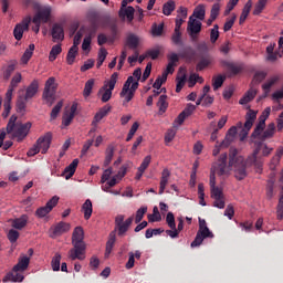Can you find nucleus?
<instances>
[{
  "label": "nucleus",
  "instance_id": "9d476101",
  "mask_svg": "<svg viewBox=\"0 0 283 283\" xmlns=\"http://www.w3.org/2000/svg\"><path fill=\"white\" fill-rule=\"evenodd\" d=\"M31 128L32 123L30 122L25 124L17 123V125L13 127L10 134L12 135V138H17L18 143H22V140L28 136V134H30Z\"/></svg>",
  "mask_w": 283,
  "mask_h": 283
},
{
  "label": "nucleus",
  "instance_id": "e433bc0d",
  "mask_svg": "<svg viewBox=\"0 0 283 283\" xmlns=\"http://www.w3.org/2000/svg\"><path fill=\"white\" fill-rule=\"evenodd\" d=\"M251 8H253V2L251 0H249L243 10H242V13L240 15V19H239V23L240 25H242V23H244V21H247V18L249 17L250 12H251Z\"/></svg>",
  "mask_w": 283,
  "mask_h": 283
},
{
  "label": "nucleus",
  "instance_id": "8fccbe9b",
  "mask_svg": "<svg viewBox=\"0 0 283 283\" xmlns=\"http://www.w3.org/2000/svg\"><path fill=\"white\" fill-rule=\"evenodd\" d=\"M188 83L189 87H193L196 83H205V78H202L198 73H192L189 76Z\"/></svg>",
  "mask_w": 283,
  "mask_h": 283
},
{
  "label": "nucleus",
  "instance_id": "774afa93",
  "mask_svg": "<svg viewBox=\"0 0 283 283\" xmlns=\"http://www.w3.org/2000/svg\"><path fill=\"white\" fill-rule=\"evenodd\" d=\"M264 78H266V72L258 71L254 74L253 81H254V83H262V81H264Z\"/></svg>",
  "mask_w": 283,
  "mask_h": 283
},
{
  "label": "nucleus",
  "instance_id": "4d7b16f0",
  "mask_svg": "<svg viewBox=\"0 0 283 283\" xmlns=\"http://www.w3.org/2000/svg\"><path fill=\"white\" fill-rule=\"evenodd\" d=\"M145 213H147V207H142L136 211L135 224H140V222H143V218H145Z\"/></svg>",
  "mask_w": 283,
  "mask_h": 283
},
{
  "label": "nucleus",
  "instance_id": "052dcab7",
  "mask_svg": "<svg viewBox=\"0 0 283 283\" xmlns=\"http://www.w3.org/2000/svg\"><path fill=\"white\" fill-rule=\"evenodd\" d=\"M165 30V23L153 25V36H163V31Z\"/></svg>",
  "mask_w": 283,
  "mask_h": 283
},
{
  "label": "nucleus",
  "instance_id": "1a4fd4ad",
  "mask_svg": "<svg viewBox=\"0 0 283 283\" xmlns=\"http://www.w3.org/2000/svg\"><path fill=\"white\" fill-rule=\"evenodd\" d=\"M118 81V73H113L107 85H104L99 88L98 94H102V103H108L112 98V92H114V87H116V83Z\"/></svg>",
  "mask_w": 283,
  "mask_h": 283
},
{
  "label": "nucleus",
  "instance_id": "0eeeda50",
  "mask_svg": "<svg viewBox=\"0 0 283 283\" xmlns=\"http://www.w3.org/2000/svg\"><path fill=\"white\" fill-rule=\"evenodd\" d=\"M168 63H171L172 65H176L180 59H186V61H196V50L191 46H186L185 50L180 51L178 53H170L168 56Z\"/></svg>",
  "mask_w": 283,
  "mask_h": 283
},
{
  "label": "nucleus",
  "instance_id": "a211bd4d",
  "mask_svg": "<svg viewBox=\"0 0 283 283\" xmlns=\"http://www.w3.org/2000/svg\"><path fill=\"white\" fill-rule=\"evenodd\" d=\"M277 44L275 42L270 43V45L266 46L265 52H266V61H269L270 63H275V61H277V56L280 57L281 51L280 49H277V51H275V46Z\"/></svg>",
  "mask_w": 283,
  "mask_h": 283
},
{
  "label": "nucleus",
  "instance_id": "5fc2aeb1",
  "mask_svg": "<svg viewBox=\"0 0 283 283\" xmlns=\"http://www.w3.org/2000/svg\"><path fill=\"white\" fill-rule=\"evenodd\" d=\"M171 41L175 45H182V32L180 30H174Z\"/></svg>",
  "mask_w": 283,
  "mask_h": 283
},
{
  "label": "nucleus",
  "instance_id": "cd10ccee",
  "mask_svg": "<svg viewBox=\"0 0 283 283\" xmlns=\"http://www.w3.org/2000/svg\"><path fill=\"white\" fill-rule=\"evenodd\" d=\"M21 271H14V268L12 269V272L7 274V276L3 279V282H23L24 276L21 274Z\"/></svg>",
  "mask_w": 283,
  "mask_h": 283
},
{
  "label": "nucleus",
  "instance_id": "a18cd8bd",
  "mask_svg": "<svg viewBox=\"0 0 283 283\" xmlns=\"http://www.w3.org/2000/svg\"><path fill=\"white\" fill-rule=\"evenodd\" d=\"M132 83H134V76H128L127 81L123 85L122 92L119 93L120 97L127 96V93L130 92Z\"/></svg>",
  "mask_w": 283,
  "mask_h": 283
},
{
  "label": "nucleus",
  "instance_id": "423d86ee",
  "mask_svg": "<svg viewBox=\"0 0 283 283\" xmlns=\"http://www.w3.org/2000/svg\"><path fill=\"white\" fill-rule=\"evenodd\" d=\"M198 52L206 53L205 55H200L199 61L196 65L197 72H202L203 70H207L211 63H213V56L211 54L207 53L209 52V45L207 42H200L197 44Z\"/></svg>",
  "mask_w": 283,
  "mask_h": 283
},
{
  "label": "nucleus",
  "instance_id": "3c124183",
  "mask_svg": "<svg viewBox=\"0 0 283 283\" xmlns=\"http://www.w3.org/2000/svg\"><path fill=\"white\" fill-rule=\"evenodd\" d=\"M113 158H114V147L108 146L107 149H106L104 167H109V165L112 164Z\"/></svg>",
  "mask_w": 283,
  "mask_h": 283
},
{
  "label": "nucleus",
  "instance_id": "7c9ffc66",
  "mask_svg": "<svg viewBox=\"0 0 283 283\" xmlns=\"http://www.w3.org/2000/svg\"><path fill=\"white\" fill-rule=\"evenodd\" d=\"M279 81H280L279 76H273L262 85V90L264 91L262 98H266V96H269V92H271V87H273L275 83H277Z\"/></svg>",
  "mask_w": 283,
  "mask_h": 283
},
{
  "label": "nucleus",
  "instance_id": "473e14b6",
  "mask_svg": "<svg viewBox=\"0 0 283 283\" xmlns=\"http://www.w3.org/2000/svg\"><path fill=\"white\" fill-rule=\"evenodd\" d=\"M255 96H258V90L255 88H250L244 95L243 97L239 101L240 105H247V103H251V101H253V98H255Z\"/></svg>",
  "mask_w": 283,
  "mask_h": 283
},
{
  "label": "nucleus",
  "instance_id": "13d9d810",
  "mask_svg": "<svg viewBox=\"0 0 283 283\" xmlns=\"http://www.w3.org/2000/svg\"><path fill=\"white\" fill-rule=\"evenodd\" d=\"M164 83H167V73H163L161 76H158L155 83L153 84V87L155 90H160Z\"/></svg>",
  "mask_w": 283,
  "mask_h": 283
},
{
  "label": "nucleus",
  "instance_id": "9b49d317",
  "mask_svg": "<svg viewBox=\"0 0 283 283\" xmlns=\"http://www.w3.org/2000/svg\"><path fill=\"white\" fill-rule=\"evenodd\" d=\"M187 32L190 36V40L196 43V41H198L200 32H202V22L193 17H190L188 20Z\"/></svg>",
  "mask_w": 283,
  "mask_h": 283
},
{
  "label": "nucleus",
  "instance_id": "c85d7f7f",
  "mask_svg": "<svg viewBox=\"0 0 283 283\" xmlns=\"http://www.w3.org/2000/svg\"><path fill=\"white\" fill-rule=\"evenodd\" d=\"M28 266H30V256H22L19 259L18 263L13 266V271H27Z\"/></svg>",
  "mask_w": 283,
  "mask_h": 283
},
{
  "label": "nucleus",
  "instance_id": "69168bd1",
  "mask_svg": "<svg viewBox=\"0 0 283 283\" xmlns=\"http://www.w3.org/2000/svg\"><path fill=\"white\" fill-rule=\"evenodd\" d=\"M235 19H238V17L235 14H233L231 17V19H228L223 25V32H229V30H231V28H233V24L235 23Z\"/></svg>",
  "mask_w": 283,
  "mask_h": 283
},
{
  "label": "nucleus",
  "instance_id": "bf43d9fd",
  "mask_svg": "<svg viewBox=\"0 0 283 283\" xmlns=\"http://www.w3.org/2000/svg\"><path fill=\"white\" fill-rule=\"evenodd\" d=\"M166 223L168 224L169 229H176V217L174 216V212L167 213Z\"/></svg>",
  "mask_w": 283,
  "mask_h": 283
},
{
  "label": "nucleus",
  "instance_id": "4c0bfd02",
  "mask_svg": "<svg viewBox=\"0 0 283 283\" xmlns=\"http://www.w3.org/2000/svg\"><path fill=\"white\" fill-rule=\"evenodd\" d=\"M207 13L206 9H205V4H199L196 7V9L193 10L192 19L195 17V19H199V21H205V14Z\"/></svg>",
  "mask_w": 283,
  "mask_h": 283
},
{
  "label": "nucleus",
  "instance_id": "f257e3e1",
  "mask_svg": "<svg viewBox=\"0 0 283 283\" xmlns=\"http://www.w3.org/2000/svg\"><path fill=\"white\" fill-rule=\"evenodd\" d=\"M230 168L234 171L237 180L247 178V164L244 157L238 156V149L230 150L229 166H227V154H221L218 161L212 164L210 169V189L216 187L217 176H229Z\"/></svg>",
  "mask_w": 283,
  "mask_h": 283
},
{
  "label": "nucleus",
  "instance_id": "ddd939ff",
  "mask_svg": "<svg viewBox=\"0 0 283 283\" xmlns=\"http://www.w3.org/2000/svg\"><path fill=\"white\" fill-rule=\"evenodd\" d=\"M70 229H72V226H70V223L61 221L57 224L50 228V238H61V235H63V233H67Z\"/></svg>",
  "mask_w": 283,
  "mask_h": 283
},
{
  "label": "nucleus",
  "instance_id": "4be33fe9",
  "mask_svg": "<svg viewBox=\"0 0 283 283\" xmlns=\"http://www.w3.org/2000/svg\"><path fill=\"white\" fill-rule=\"evenodd\" d=\"M176 81H177L176 92L177 94H179V92H182V87H185V83H187V70H185L182 66L179 67Z\"/></svg>",
  "mask_w": 283,
  "mask_h": 283
},
{
  "label": "nucleus",
  "instance_id": "412c9836",
  "mask_svg": "<svg viewBox=\"0 0 283 283\" xmlns=\"http://www.w3.org/2000/svg\"><path fill=\"white\" fill-rule=\"evenodd\" d=\"M237 135H238V127L231 126L229 128L228 133L226 134L224 139L220 144V147H224V148L229 147L231 145V143H233V140H235Z\"/></svg>",
  "mask_w": 283,
  "mask_h": 283
},
{
  "label": "nucleus",
  "instance_id": "680f3d73",
  "mask_svg": "<svg viewBox=\"0 0 283 283\" xmlns=\"http://www.w3.org/2000/svg\"><path fill=\"white\" fill-rule=\"evenodd\" d=\"M52 210L50 208H48L46 206L44 207H40L36 209L35 211V216L38 218H45V216H48V213H50Z\"/></svg>",
  "mask_w": 283,
  "mask_h": 283
},
{
  "label": "nucleus",
  "instance_id": "6ab92c4d",
  "mask_svg": "<svg viewBox=\"0 0 283 283\" xmlns=\"http://www.w3.org/2000/svg\"><path fill=\"white\" fill-rule=\"evenodd\" d=\"M138 45H140V38L134 33H128L125 41V48L137 51Z\"/></svg>",
  "mask_w": 283,
  "mask_h": 283
},
{
  "label": "nucleus",
  "instance_id": "dca6fc26",
  "mask_svg": "<svg viewBox=\"0 0 283 283\" xmlns=\"http://www.w3.org/2000/svg\"><path fill=\"white\" fill-rule=\"evenodd\" d=\"M51 36L54 43H59V41H63V39H65V31L63 29V24L54 23L51 30Z\"/></svg>",
  "mask_w": 283,
  "mask_h": 283
},
{
  "label": "nucleus",
  "instance_id": "393cba45",
  "mask_svg": "<svg viewBox=\"0 0 283 283\" xmlns=\"http://www.w3.org/2000/svg\"><path fill=\"white\" fill-rule=\"evenodd\" d=\"M221 65H222V67H227V70H229V72L231 74H233V76H235L242 72V66H240L233 62H229L227 60H222Z\"/></svg>",
  "mask_w": 283,
  "mask_h": 283
},
{
  "label": "nucleus",
  "instance_id": "f3484780",
  "mask_svg": "<svg viewBox=\"0 0 283 283\" xmlns=\"http://www.w3.org/2000/svg\"><path fill=\"white\" fill-rule=\"evenodd\" d=\"M136 12V10L134 9V7L129 6V7H120L119 11H118V17L119 19H122L123 21H125V18L127 19V21L129 23H132V21H134V13Z\"/></svg>",
  "mask_w": 283,
  "mask_h": 283
},
{
  "label": "nucleus",
  "instance_id": "aec40b11",
  "mask_svg": "<svg viewBox=\"0 0 283 283\" xmlns=\"http://www.w3.org/2000/svg\"><path fill=\"white\" fill-rule=\"evenodd\" d=\"M76 109H78V105L76 103H74L71 106V111L64 113V115L62 117V125L64 127H70V125L72 124V120H74V116L76 114Z\"/></svg>",
  "mask_w": 283,
  "mask_h": 283
},
{
  "label": "nucleus",
  "instance_id": "4468645a",
  "mask_svg": "<svg viewBox=\"0 0 283 283\" xmlns=\"http://www.w3.org/2000/svg\"><path fill=\"white\" fill-rule=\"evenodd\" d=\"M207 238H214L213 232H211V230H209V228H202L199 229L195 240L191 242L190 247L192 249H195L196 247H200V244H202V242H205V240H207Z\"/></svg>",
  "mask_w": 283,
  "mask_h": 283
},
{
  "label": "nucleus",
  "instance_id": "603ef678",
  "mask_svg": "<svg viewBox=\"0 0 283 283\" xmlns=\"http://www.w3.org/2000/svg\"><path fill=\"white\" fill-rule=\"evenodd\" d=\"M61 109H63V101L57 102V104L51 111V120H56L59 114H61Z\"/></svg>",
  "mask_w": 283,
  "mask_h": 283
},
{
  "label": "nucleus",
  "instance_id": "de8ad7c7",
  "mask_svg": "<svg viewBox=\"0 0 283 283\" xmlns=\"http://www.w3.org/2000/svg\"><path fill=\"white\" fill-rule=\"evenodd\" d=\"M61 52H63L61 44L53 45L49 54V61H56V56L61 54Z\"/></svg>",
  "mask_w": 283,
  "mask_h": 283
},
{
  "label": "nucleus",
  "instance_id": "f704fd0d",
  "mask_svg": "<svg viewBox=\"0 0 283 283\" xmlns=\"http://www.w3.org/2000/svg\"><path fill=\"white\" fill-rule=\"evenodd\" d=\"M82 211L84 213V219L90 220L92 218V213L94 211L92 206V200L86 199L85 202L82 205Z\"/></svg>",
  "mask_w": 283,
  "mask_h": 283
},
{
  "label": "nucleus",
  "instance_id": "c03bdc74",
  "mask_svg": "<svg viewBox=\"0 0 283 283\" xmlns=\"http://www.w3.org/2000/svg\"><path fill=\"white\" fill-rule=\"evenodd\" d=\"M269 0H259L255 6H254V10H253V14L254 17H259V14H262V12L264 11V9L266 8V3Z\"/></svg>",
  "mask_w": 283,
  "mask_h": 283
},
{
  "label": "nucleus",
  "instance_id": "a878e982",
  "mask_svg": "<svg viewBox=\"0 0 283 283\" xmlns=\"http://www.w3.org/2000/svg\"><path fill=\"white\" fill-rule=\"evenodd\" d=\"M28 214H22L20 218L12 220L11 227H13V229H18L19 231H21V229H25V227H28Z\"/></svg>",
  "mask_w": 283,
  "mask_h": 283
},
{
  "label": "nucleus",
  "instance_id": "338daca9",
  "mask_svg": "<svg viewBox=\"0 0 283 283\" xmlns=\"http://www.w3.org/2000/svg\"><path fill=\"white\" fill-rule=\"evenodd\" d=\"M21 81H22L21 73H17V74L12 77L9 87H11V88H13V90H17V87L19 86V83H21Z\"/></svg>",
  "mask_w": 283,
  "mask_h": 283
},
{
  "label": "nucleus",
  "instance_id": "39448f33",
  "mask_svg": "<svg viewBox=\"0 0 283 283\" xmlns=\"http://www.w3.org/2000/svg\"><path fill=\"white\" fill-rule=\"evenodd\" d=\"M56 87H59L56 78L49 77L44 84V91L42 94V98L49 107H52V105H54V101H56Z\"/></svg>",
  "mask_w": 283,
  "mask_h": 283
},
{
  "label": "nucleus",
  "instance_id": "6e6d98bb",
  "mask_svg": "<svg viewBox=\"0 0 283 283\" xmlns=\"http://www.w3.org/2000/svg\"><path fill=\"white\" fill-rule=\"evenodd\" d=\"M28 101L25 99V97H19L18 102H17V112L19 114H23V112H25V107L28 105Z\"/></svg>",
  "mask_w": 283,
  "mask_h": 283
},
{
  "label": "nucleus",
  "instance_id": "09e8293b",
  "mask_svg": "<svg viewBox=\"0 0 283 283\" xmlns=\"http://www.w3.org/2000/svg\"><path fill=\"white\" fill-rule=\"evenodd\" d=\"M61 253L56 252L51 261L52 271H61Z\"/></svg>",
  "mask_w": 283,
  "mask_h": 283
},
{
  "label": "nucleus",
  "instance_id": "bb28decb",
  "mask_svg": "<svg viewBox=\"0 0 283 283\" xmlns=\"http://www.w3.org/2000/svg\"><path fill=\"white\" fill-rule=\"evenodd\" d=\"M76 167H78V159H74L63 171L66 180H70L74 174H76Z\"/></svg>",
  "mask_w": 283,
  "mask_h": 283
},
{
  "label": "nucleus",
  "instance_id": "864d4df0",
  "mask_svg": "<svg viewBox=\"0 0 283 283\" xmlns=\"http://www.w3.org/2000/svg\"><path fill=\"white\" fill-rule=\"evenodd\" d=\"M92 90H94V78H90L84 86V91H83V95L85 98H87V96L92 95Z\"/></svg>",
  "mask_w": 283,
  "mask_h": 283
},
{
  "label": "nucleus",
  "instance_id": "37998d69",
  "mask_svg": "<svg viewBox=\"0 0 283 283\" xmlns=\"http://www.w3.org/2000/svg\"><path fill=\"white\" fill-rule=\"evenodd\" d=\"M76 54H78V48L71 46L66 55V62L69 63V65H74V61L76 60Z\"/></svg>",
  "mask_w": 283,
  "mask_h": 283
},
{
  "label": "nucleus",
  "instance_id": "6e6552de",
  "mask_svg": "<svg viewBox=\"0 0 283 283\" xmlns=\"http://www.w3.org/2000/svg\"><path fill=\"white\" fill-rule=\"evenodd\" d=\"M134 222V216L129 217L125 220V214H117L115 217V231H117V235L123 238L127 231H129V227Z\"/></svg>",
  "mask_w": 283,
  "mask_h": 283
},
{
  "label": "nucleus",
  "instance_id": "58836bf2",
  "mask_svg": "<svg viewBox=\"0 0 283 283\" xmlns=\"http://www.w3.org/2000/svg\"><path fill=\"white\" fill-rule=\"evenodd\" d=\"M255 118H258V112H255L253 109H249V112L245 115L244 125L247 127H253V123H255Z\"/></svg>",
  "mask_w": 283,
  "mask_h": 283
},
{
  "label": "nucleus",
  "instance_id": "5701e85b",
  "mask_svg": "<svg viewBox=\"0 0 283 283\" xmlns=\"http://www.w3.org/2000/svg\"><path fill=\"white\" fill-rule=\"evenodd\" d=\"M169 178H171V171L165 168L161 171L160 182H159V196L165 193V189H167V185H169Z\"/></svg>",
  "mask_w": 283,
  "mask_h": 283
},
{
  "label": "nucleus",
  "instance_id": "0e129e2a",
  "mask_svg": "<svg viewBox=\"0 0 283 283\" xmlns=\"http://www.w3.org/2000/svg\"><path fill=\"white\" fill-rule=\"evenodd\" d=\"M19 235H20L19 231H17V230H14V229H11V230H9V232H8V240H9L12 244H14V242H17V241L19 240Z\"/></svg>",
  "mask_w": 283,
  "mask_h": 283
},
{
  "label": "nucleus",
  "instance_id": "c756f323",
  "mask_svg": "<svg viewBox=\"0 0 283 283\" xmlns=\"http://www.w3.org/2000/svg\"><path fill=\"white\" fill-rule=\"evenodd\" d=\"M112 112V106L111 105H105L99 111L95 114L94 116V122L93 123H101Z\"/></svg>",
  "mask_w": 283,
  "mask_h": 283
},
{
  "label": "nucleus",
  "instance_id": "ea45409f",
  "mask_svg": "<svg viewBox=\"0 0 283 283\" xmlns=\"http://www.w3.org/2000/svg\"><path fill=\"white\" fill-rule=\"evenodd\" d=\"M224 81H227V76L224 75H217L212 77V87L216 91L220 90L222 85H224Z\"/></svg>",
  "mask_w": 283,
  "mask_h": 283
},
{
  "label": "nucleus",
  "instance_id": "20e7f679",
  "mask_svg": "<svg viewBox=\"0 0 283 283\" xmlns=\"http://www.w3.org/2000/svg\"><path fill=\"white\" fill-rule=\"evenodd\" d=\"M36 11L33 15L32 23H50L52 19V8L50 6H41L39 2L33 3Z\"/></svg>",
  "mask_w": 283,
  "mask_h": 283
},
{
  "label": "nucleus",
  "instance_id": "7ed1b4c3",
  "mask_svg": "<svg viewBox=\"0 0 283 283\" xmlns=\"http://www.w3.org/2000/svg\"><path fill=\"white\" fill-rule=\"evenodd\" d=\"M262 151V156H271V153L273 151V148H269L264 143L260 142L256 144L255 149L253 150L252 155H250L244 161L245 165H252L253 167H256V169H262V159H260L258 156Z\"/></svg>",
  "mask_w": 283,
  "mask_h": 283
},
{
  "label": "nucleus",
  "instance_id": "2f4dec72",
  "mask_svg": "<svg viewBox=\"0 0 283 283\" xmlns=\"http://www.w3.org/2000/svg\"><path fill=\"white\" fill-rule=\"evenodd\" d=\"M273 136H275V123H270L261 135L260 140L264 143V140H269V138H273Z\"/></svg>",
  "mask_w": 283,
  "mask_h": 283
},
{
  "label": "nucleus",
  "instance_id": "c9c22d12",
  "mask_svg": "<svg viewBox=\"0 0 283 283\" xmlns=\"http://www.w3.org/2000/svg\"><path fill=\"white\" fill-rule=\"evenodd\" d=\"M114 244H116V230L109 233L108 241L106 242V251L105 256L112 253V249H114Z\"/></svg>",
  "mask_w": 283,
  "mask_h": 283
},
{
  "label": "nucleus",
  "instance_id": "f8f14e48",
  "mask_svg": "<svg viewBox=\"0 0 283 283\" xmlns=\"http://www.w3.org/2000/svg\"><path fill=\"white\" fill-rule=\"evenodd\" d=\"M30 23H32V18L28 15L21 21V23H18L14 27L13 36L17 41H21V39H23V32H28L30 30Z\"/></svg>",
  "mask_w": 283,
  "mask_h": 283
},
{
  "label": "nucleus",
  "instance_id": "72a5a7b5",
  "mask_svg": "<svg viewBox=\"0 0 283 283\" xmlns=\"http://www.w3.org/2000/svg\"><path fill=\"white\" fill-rule=\"evenodd\" d=\"M17 64H18L17 60H11L9 62L8 66L3 71L4 81H10V76H12L14 70H17Z\"/></svg>",
  "mask_w": 283,
  "mask_h": 283
},
{
  "label": "nucleus",
  "instance_id": "f03ea898",
  "mask_svg": "<svg viewBox=\"0 0 283 283\" xmlns=\"http://www.w3.org/2000/svg\"><path fill=\"white\" fill-rule=\"evenodd\" d=\"M72 249L69 250L67 258L71 262L85 260V253L87 251V244H85V232L83 227H76L72 233Z\"/></svg>",
  "mask_w": 283,
  "mask_h": 283
},
{
  "label": "nucleus",
  "instance_id": "79ce46f5",
  "mask_svg": "<svg viewBox=\"0 0 283 283\" xmlns=\"http://www.w3.org/2000/svg\"><path fill=\"white\" fill-rule=\"evenodd\" d=\"M176 10V1L169 0L168 2L164 3L163 6V14L165 17H170L171 12Z\"/></svg>",
  "mask_w": 283,
  "mask_h": 283
},
{
  "label": "nucleus",
  "instance_id": "49530a36",
  "mask_svg": "<svg viewBox=\"0 0 283 283\" xmlns=\"http://www.w3.org/2000/svg\"><path fill=\"white\" fill-rule=\"evenodd\" d=\"M32 54H34V44H30L29 48L24 51L21 61L24 64H28L30 59H32Z\"/></svg>",
  "mask_w": 283,
  "mask_h": 283
},
{
  "label": "nucleus",
  "instance_id": "a19ab883",
  "mask_svg": "<svg viewBox=\"0 0 283 283\" xmlns=\"http://www.w3.org/2000/svg\"><path fill=\"white\" fill-rule=\"evenodd\" d=\"M157 107H159V114L163 115L167 112V107H169V103H167V95H160L157 102Z\"/></svg>",
  "mask_w": 283,
  "mask_h": 283
},
{
  "label": "nucleus",
  "instance_id": "2eb2a0df",
  "mask_svg": "<svg viewBox=\"0 0 283 283\" xmlns=\"http://www.w3.org/2000/svg\"><path fill=\"white\" fill-rule=\"evenodd\" d=\"M50 145H52V133H46L44 136L36 140V146L41 150V154H48Z\"/></svg>",
  "mask_w": 283,
  "mask_h": 283
},
{
  "label": "nucleus",
  "instance_id": "e2e57ef3",
  "mask_svg": "<svg viewBox=\"0 0 283 283\" xmlns=\"http://www.w3.org/2000/svg\"><path fill=\"white\" fill-rule=\"evenodd\" d=\"M14 127H17V116L12 115L7 124V134H12Z\"/></svg>",
  "mask_w": 283,
  "mask_h": 283
},
{
  "label": "nucleus",
  "instance_id": "b1692460",
  "mask_svg": "<svg viewBox=\"0 0 283 283\" xmlns=\"http://www.w3.org/2000/svg\"><path fill=\"white\" fill-rule=\"evenodd\" d=\"M39 92V81L33 80L31 84L27 87L25 91V101H30V98H34Z\"/></svg>",
  "mask_w": 283,
  "mask_h": 283
}]
</instances>
